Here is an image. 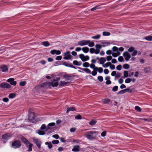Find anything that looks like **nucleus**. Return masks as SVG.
Masks as SVG:
<instances>
[{"instance_id":"58","label":"nucleus","mask_w":152,"mask_h":152,"mask_svg":"<svg viewBox=\"0 0 152 152\" xmlns=\"http://www.w3.org/2000/svg\"><path fill=\"white\" fill-rule=\"evenodd\" d=\"M121 73L118 72L117 73H116L115 77L118 78L119 77H121Z\"/></svg>"},{"instance_id":"32","label":"nucleus","mask_w":152,"mask_h":152,"mask_svg":"<svg viewBox=\"0 0 152 152\" xmlns=\"http://www.w3.org/2000/svg\"><path fill=\"white\" fill-rule=\"evenodd\" d=\"M42 44L45 47H48L50 45L49 43L47 41H45L42 42Z\"/></svg>"},{"instance_id":"15","label":"nucleus","mask_w":152,"mask_h":152,"mask_svg":"<svg viewBox=\"0 0 152 152\" xmlns=\"http://www.w3.org/2000/svg\"><path fill=\"white\" fill-rule=\"evenodd\" d=\"M58 82L56 81L55 80L51 82H49V86H52L53 87H57L58 85Z\"/></svg>"},{"instance_id":"38","label":"nucleus","mask_w":152,"mask_h":152,"mask_svg":"<svg viewBox=\"0 0 152 152\" xmlns=\"http://www.w3.org/2000/svg\"><path fill=\"white\" fill-rule=\"evenodd\" d=\"M90 67L91 68L93 69L94 70H96V68L97 67H96L95 65L93 64H91L90 65Z\"/></svg>"},{"instance_id":"26","label":"nucleus","mask_w":152,"mask_h":152,"mask_svg":"<svg viewBox=\"0 0 152 152\" xmlns=\"http://www.w3.org/2000/svg\"><path fill=\"white\" fill-rule=\"evenodd\" d=\"M95 71H97L99 73H101L103 72V69L102 67H96Z\"/></svg>"},{"instance_id":"20","label":"nucleus","mask_w":152,"mask_h":152,"mask_svg":"<svg viewBox=\"0 0 152 152\" xmlns=\"http://www.w3.org/2000/svg\"><path fill=\"white\" fill-rule=\"evenodd\" d=\"M106 61V60L105 58L102 57L99 59V64L103 65L105 62Z\"/></svg>"},{"instance_id":"55","label":"nucleus","mask_w":152,"mask_h":152,"mask_svg":"<svg viewBox=\"0 0 152 152\" xmlns=\"http://www.w3.org/2000/svg\"><path fill=\"white\" fill-rule=\"evenodd\" d=\"M75 118L76 119H82L81 116L80 115H76Z\"/></svg>"},{"instance_id":"56","label":"nucleus","mask_w":152,"mask_h":152,"mask_svg":"<svg viewBox=\"0 0 152 152\" xmlns=\"http://www.w3.org/2000/svg\"><path fill=\"white\" fill-rule=\"evenodd\" d=\"M114 52L118 51V48L116 46H114L112 48Z\"/></svg>"},{"instance_id":"12","label":"nucleus","mask_w":152,"mask_h":152,"mask_svg":"<svg viewBox=\"0 0 152 152\" xmlns=\"http://www.w3.org/2000/svg\"><path fill=\"white\" fill-rule=\"evenodd\" d=\"M7 81L12 85L15 86L16 84V82L14 81V79L13 78H9L7 80Z\"/></svg>"},{"instance_id":"13","label":"nucleus","mask_w":152,"mask_h":152,"mask_svg":"<svg viewBox=\"0 0 152 152\" xmlns=\"http://www.w3.org/2000/svg\"><path fill=\"white\" fill-rule=\"evenodd\" d=\"M0 68L2 72H7L8 70V66L7 65H5L1 66L0 67Z\"/></svg>"},{"instance_id":"22","label":"nucleus","mask_w":152,"mask_h":152,"mask_svg":"<svg viewBox=\"0 0 152 152\" xmlns=\"http://www.w3.org/2000/svg\"><path fill=\"white\" fill-rule=\"evenodd\" d=\"M120 54L121 53L119 51H118L116 53H113L112 55L114 57H116L117 56H119Z\"/></svg>"},{"instance_id":"3","label":"nucleus","mask_w":152,"mask_h":152,"mask_svg":"<svg viewBox=\"0 0 152 152\" xmlns=\"http://www.w3.org/2000/svg\"><path fill=\"white\" fill-rule=\"evenodd\" d=\"M128 51L130 53H132L131 55L132 57L131 59V60L132 61H134L135 60L136 58L134 57V56L137 55V51L135 49V48L133 47H131L128 50Z\"/></svg>"},{"instance_id":"49","label":"nucleus","mask_w":152,"mask_h":152,"mask_svg":"<svg viewBox=\"0 0 152 152\" xmlns=\"http://www.w3.org/2000/svg\"><path fill=\"white\" fill-rule=\"evenodd\" d=\"M38 133L40 135H44L45 134V132L44 131L41 130L39 131Z\"/></svg>"},{"instance_id":"37","label":"nucleus","mask_w":152,"mask_h":152,"mask_svg":"<svg viewBox=\"0 0 152 152\" xmlns=\"http://www.w3.org/2000/svg\"><path fill=\"white\" fill-rule=\"evenodd\" d=\"M124 76L125 77H128L129 73L127 71H124Z\"/></svg>"},{"instance_id":"19","label":"nucleus","mask_w":152,"mask_h":152,"mask_svg":"<svg viewBox=\"0 0 152 152\" xmlns=\"http://www.w3.org/2000/svg\"><path fill=\"white\" fill-rule=\"evenodd\" d=\"M55 123L53 122L49 124L47 126V127L46 129V131H48V130L50 129V128L49 127L54 126L55 125Z\"/></svg>"},{"instance_id":"1","label":"nucleus","mask_w":152,"mask_h":152,"mask_svg":"<svg viewBox=\"0 0 152 152\" xmlns=\"http://www.w3.org/2000/svg\"><path fill=\"white\" fill-rule=\"evenodd\" d=\"M99 134V132H98L89 131L86 133L85 136L88 139L92 140L96 139Z\"/></svg>"},{"instance_id":"9","label":"nucleus","mask_w":152,"mask_h":152,"mask_svg":"<svg viewBox=\"0 0 152 152\" xmlns=\"http://www.w3.org/2000/svg\"><path fill=\"white\" fill-rule=\"evenodd\" d=\"M79 57L83 61H88L89 59V57L88 56H85L83 54H80Z\"/></svg>"},{"instance_id":"41","label":"nucleus","mask_w":152,"mask_h":152,"mask_svg":"<svg viewBox=\"0 0 152 152\" xmlns=\"http://www.w3.org/2000/svg\"><path fill=\"white\" fill-rule=\"evenodd\" d=\"M123 67L125 69H127L129 68V66L128 64H126L123 65Z\"/></svg>"},{"instance_id":"7","label":"nucleus","mask_w":152,"mask_h":152,"mask_svg":"<svg viewBox=\"0 0 152 152\" xmlns=\"http://www.w3.org/2000/svg\"><path fill=\"white\" fill-rule=\"evenodd\" d=\"M33 142L36 144L39 148L40 149L41 148V142L40 141L35 138L34 137L32 138Z\"/></svg>"},{"instance_id":"64","label":"nucleus","mask_w":152,"mask_h":152,"mask_svg":"<svg viewBox=\"0 0 152 152\" xmlns=\"http://www.w3.org/2000/svg\"><path fill=\"white\" fill-rule=\"evenodd\" d=\"M106 133L105 131L102 132L101 134V135L102 137L105 136L106 135Z\"/></svg>"},{"instance_id":"18","label":"nucleus","mask_w":152,"mask_h":152,"mask_svg":"<svg viewBox=\"0 0 152 152\" xmlns=\"http://www.w3.org/2000/svg\"><path fill=\"white\" fill-rule=\"evenodd\" d=\"M78 68L84 71L87 73H91V71L88 68H81L80 67H78Z\"/></svg>"},{"instance_id":"33","label":"nucleus","mask_w":152,"mask_h":152,"mask_svg":"<svg viewBox=\"0 0 152 152\" xmlns=\"http://www.w3.org/2000/svg\"><path fill=\"white\" fill-rule=\"evenodd\" d=\"M145 39L149 41H152V36H146L145 37Z\"/></svg>"},{"instance_id":"43","label":"nucleus","mask_w":152,"mask_h":152,"mask_svg":"<svg viewBox=\"0 0 152 152\" xmlns=\"http://www.w3.org/2000/svg\"><path fill=\"white\" fill-rule=\"evenodd\" d=\"M64 77L66 78L67 80H70L71 77L67 75H65L64 76Z\"/></svg>"},{"instance_id":"4","label":"nucleus","mask_w":152,"mask_h":152,"mask_svg":"<svg viewBox=\"0 0 152 152\" xmlns=\"http://www.w3.org/2000/svg\"><path fill=\"white\" fill-rule=\"evenodd\" d=\"M35 115L34 113L30 112V110L28 111V118L29 121L33 123L34 121Z\"/></svg>"},{"instance_id":"23","label":"nucleus","mask_w":152,"mask_h":152,"mask_svg":"<svg viewBox=\"0 0 152 152\" xmlns=\"http://www.w3.org/2000/svg\"><path fill=\"white\" fill-rule=\"evenodd\" d=\"M69 82H65L61 81L59 84V86H62L66 85Z\"/></svg>"},{"instance_id":"42","label":"nucleus","mask_w":152,"mask_h":152,"mask_svg":"<svg viewBox=\"0 0 152 152\" xmlns=\"http://www.w3.org/2000/svg\"><path fill=\"white\" fill-rule=\"evenodd\" d=\"M26 84V82L25 81H22L20 83L19 85L21 86H24Z\"/></svg>"},{"instance_id":"61","label":"nucleus","mask_w":152,"mask_h":152,"mask_svg":"<svg viewBox=\"0 0 152 152\" xmlns=\"http://www.w3.org/2000/svg\"><path fill=\"white\" fill-rule=\"evenodd\" d=\"M62 59V56H58L56 58V60H60Z\"/></svg>"},{"instance_id":"60","label":"nucleus","mask_w":152,"mask_h":152,"mask_svg":"<svg viewBox=\"0 0 152 152\" xmlns=\"http://www.w3.org/2000/svg\"><path fill=\"white\" fill-rule=\"evenodd\" d=\"M112 57L111 56H109L106 57V59L107 61H110L112 59Z\"/></svg>"},{"instance_id":"31","label":"nucleus","mask_w":152,"mask_h":152,"mask_svg":"<svg viewBox=\"0 0 152 152\" xmlns=\"http://www.w3.org/2000/svg\"><path fill=\"white\" fill-rule=\"evenodd\" d=\"M83 66L84 67H88L90 66V64L89 63L86 62L83 64Z\"/></svg>"},{"instance_id":"53","label":"nucleus","mask_w":152,"mask_h":152,"mask_svg":"<svg viewBox=\"0 0 152 152\" xmlns=\"http://www.w3.org/2000/svg\"><path fill=\"white\" fill-rule=\"evenodd\" d=\"M88 45L90 47H92L94 45V43L93 42H90L88 44Z\"/></svg>"},{"instance_id":"16","label":"nucleus","mask_w":152,"mask_h":152,"mask_svg":"<svg viewBox=\"0 0 152 152\" xmlns=\"http://www.w3.org/2000/svg\"><path fill=\"white\" fill-rule=\"evenodd\" d=\"M11 137V136L10 134L7 133L4 134L2 136V138L5 140H7L9 139Z\"/></svg>"},{"instance_id":"51","label":"nucleus","mask_w":152,"mask_h":152,"mask_svg":"<svg viewBox=\"0 0 152 152\" xmlns=\"http://www.w3.org/2000/svg\"><path fill=\"white\" fill-rule=\"evenodd\" d=\"M118 60L120 62H122L124 61V58L122 56H120L118 57Z\"/></svg>"},{"instance_id":"28","label":"nucleus","mask_w":152,"mask_h":152,"mask_svg":"<svg viewBox=\"0 0 152 152\" xmlns=\"http://www.w3.org/2000/svg\"><path fill=\"white\" fill-rule=\"evenodd\" d=\"M104 104H108L110 102V100L106 98L102 100Z\"/></svg>"},{"instance_id":"36","label":"nucleus","mask_w":152,"mask_h":152,"mask_svg":"<svg viewBox=\"0 0 152 152\" xmlns=\"http://www.w3.org/2000/svg\"><path fill=\"white\" fill-rule=\"evenodd\" d=\"M45 144L46 145H48V148L50 149L52 147V145L50 142L49 143L48 142H45Z\"/></svg>"},{"instance_id":"52","label":"nucleus","mask_w":152,"mask_h":152,"mask_svg":"<svg viewBox=\"0 0 152 152\" xmlns=\"http://www.w3.org/2000/svg\"><path fill=\"white\" fill-rule=\"evenodd\" d=\"M59 142V141L58 140H55L52 141V143L53 144H56L58 143Z\"/></svg>"},{"instance_id":"39","label":"nucleus","mask_w":152,"mask_h":152,"mask_svg":"<svg viewBox=\"0 0 152 152\" xmlns=\"http://www.w3.org/2000/svg\"><path fill=\"white\" fill-rule=\"evenodd\" d=\"M15 96V95L14 93H11L9 94V97L10 98L12 99L14 98Z\"/></svg>"},{"instance_id":"17","label":"nucleus","mask_w":152,"mask_h":152,"mask_svg":"<svg viewBox=\"0 0 152 152\" xmlns=\"http://www.w3.org/2000/svg\"><path fill=\"white\" fill-rule=\"evenodd\" d=\"M79 146L78 145L75 146L72 150V151L74 152H77L80 151Z\"/></svg>"},{"instance_id":"63","label":"nucleus","mask_w":152,"mask_h":152,"mask_svg":"<svg viewBox=\"0 0 152 152\" xmlns=\"http://www.w3.org/2000/svg\"><path fill=\"white\" fill-rule=\"evenodd\" d=\"M53 137L55 139H58L59 138V136L58 134H56L53 135Z\"/></svg>"},{"instance_id":"5","label":"nucleus","mask_w":152,"mask_h":152,"mask_svg":"<svg viewBox=\"0 0 152 152\" xmlns=\"http://www.w3.org/2000/svg\"><path fill=\"white\" fill-rule=\"evenodd\" d=\"M21 145V143L20 141L18 140H16L12 142V147L15 148H19Z\"/></svg>"},{"instance_id":"8","label":"nucleus","mask_w":152,"mask_h":152,"mask_svg":"<svg viewBox=\"0 0 152 152\" xmlns=\"http://www.w3.org/2000/svg\"><path fill=\"white\" fill-rule=\"evenodd\" d=\"M123 56L124 57L125 60L126 61H129L131 58V56L128 52H124L123 53Z\"/></svg>"},{"instance_id":"48","label":"nucleus","mask_w":152,"mask_h":152,"mask_svg":"<svg viewBox=\"0 0 152 152\" xmlns=\"http://www.w3.org/2000/svg\"><path fill=\"white\" fill-rule=\"evenodd\" d=\"M118 86H115L113 87L112 89V91L114 92H115L118 90Z\"/></svg>"},{"instance_id":"45","label":"nucleus","mask_w":152,"mask_h":152,"mask_svg":"<svg viewBox=\"0 0 152 152\" xmlns=\"http://www.w3.org/2000/svg\"><path fill=\"white\" fill-rule=\"evenodd\" d=\"M95 47L96 48V49H99L100 50L102 48V45H100L99 44H96L95 45Z\"/></svg>"},{"instance_id":"11","label":"nucleus","mask_w":152,"mask_h":152,"mask_svg":"<svg viewBox=\"0 0 152 152\" xmlns=\"http://www.w3.org/2000/svg\"><path fill=\"white\" fill-rule=\"evenodd\" d=\"M10 85L8 83H2L0 84V87L2 88H8L10 87Z\"/></svg>"},{"instance_id":"47","label":"nucleus","mask_w":152,"mask_h":152,"mask_svg":"<svg viewBox=\"0 0 152 152\" xmlns=\"http://www.w3.org/2000/svg\"><path fill=\"white\" fill-rule=\"evenodd\" d=\"M132 80L129 78L126 79L125 80V83H129Z\"/></svg>"},{"instance_id":"25","label":"nucleus","mask_w":152,"mask_h":152,"mask_svg":"<svg viewBox=\"0 0 152 152\" xmlns=\"http://www.w3.org/2000/svg\"><path fill=\"white\" fill-rule=\"evenodd\" d=\"M75 111V109L74 107H68L67 108L66 113H68L69 111Z\"/></svg>"},{"instance_id":"46","label":"nucleus","mask_w":152,"mask_h":152,"mask_svg":"<svg viewBox=\"0 0 152 152\" xmlns=\"http://www.w3.org/2000/svg\"><path fill=\"white\" fill-rule=\"evenodd\" d=\"M97 78L99 80L100 82L103 81V77L101 76H98Z\"/></svg>"},{"instance_id":"14","label":"nucleus","mask_w":152,"mask_h":152,"mask_svg":"<svg viewBox=\"0 0 152 152\" xmlns=\"http://www.w3.org/2000/svg\"><path fill=\"white\" fill-rule=\"evenodd\" d=\"M50 53L52 55L56 54L57 55H58L61 53V52L60 50H52L50 51Z\"/></svg>"},{"instance_id":"10","label":"nucleus","mask_w":152,"mask_h":152,"mask_svg":"<svg viewBox=\"0 0 152 152\" xmlns=\"http://www.w3.org/2000/svg\"><path fill=\"white\" fill-rule=\"evenodd\" d=\"M64 57L63 59L65 60L69 59L71 58V55L70 54V52L67 51L64 53Z\"/></svg>"},{"instance_id":"24","label":"nucleus","mask_w":152,"mask_h":152,"mask_svg":"<svg viewBox=\"0 0 152 152\" xmlns=\"http://www.w3.org/2000/svg\"><path fill=\"white\" fill-rule=\"evenodd\" d=\"M82 50L84 53H87L89 50V48L87 47H85L82 48Z\"/></svg>"},{"instance_id":"2","label":"nucleus","mask_w":152,"mask_h":152,"mask_svg":"<svg viewBox=\"0 0 152 152\" xmlns=\"http://www.w3.org/2000/svg\"><path fill=\"white\" fill-rule=\"evenodd\" d=\"M21 140L23 142L27 148H28V149L27 151H32V146L33 144L28 141L26 138L24 137H21Z\"/></svg>"},{"instance_id":"6","label":"nucleus","mask_w":152,"mask_h":152,"mask_svg":"<svg viewBox=\"0 0 152 152\" xmlns=\"http://www.w3.org/2000/svg\"><path fill=\"white\" fill-rule=\"evenodd\" d=\"M90 42V41L86 40H82L78 42L77 45L79 46H84L88 45Z\"/></svg>"},{"instance_id":"34","label":"nucleus","mask_w":152,"mask_h":152,"mask_svg":"<svg viewBox=\"0 0 152 152\" xmlns=\"http://www.w3.org/2000/svg\"><path fill=\"white\" fill-rule=\"evenodd\" d=\"M102 35L103 36H109L110 35V34L108 32L104 31L102 33Z\"/></svg>"},{"instance_id":"21","label":"nucleus","mask_w":152,"mask_h":152,"mask_svg":"<svg viewBox=\"0 0 152 152\" xmlns=\"http://www.w3.org/2000/svg\"><path fill=\"white\" fill-rule=\"evenodd\" d=\"M74 64L77 66H80L82 64V62L81 61L78 62L77 60L74 61L73 62Z\"/></svg>"},{"instance_id":"40","label":"nucleus","mask_w":152,"mask_h":152,"mask_svg":"<svg viewBox=\"0 0 152 152\" xmlns=\"http://www.w3.org/2000/svg\"><path fill=\"white\" fill-rule=\"evenodd\" d=\"M96 123V121L95 120H93L89 123V124L90 125L93 126L95 125Z\"/></svg>"},{"instance_id":"30","label":"nucleus","mask_w":152,"mask_h":152,"mask_svg":"<svg viewBox=\"0 0 152 152\" xmlns=\"http://www.w3.org/2000/svg\"><path fill=\"white\" fill-rule=\"evenodd\" d=\"M100 34H97L95 36H92L91 38L93 39H98L100 38Z\"/></svg>"},{"instance_id":"57","label":"nucleus","mask_w":152,"mask_h":152,"mask_svg":"<svg viewBox=\"0 0 152 152\" xmlns=\"http://www.w3.org/2000/svg\"><path fill=\"white\" fill-rule=\"evenodd\" d=\"M95 49L94 48H91L90 49V52L91 53H95Z\"/></svg>"},{"instance_id":"50","label":"nucleus","mask_w":152,"mask_h":152,"mask_svg":"<svg viewBox=\"0 0 152 152\" xmlns=\"http://www.w3.org/2000/svg\"><path fill=\"white\" fill-rule=\"evenodd\" d=\"M99 8V6H96L95 7L92 8L91 9V11H93L96 10L97 9H98Z\"/></svg>"},{"instance_id":"59","label":"nucleus","mask_w":152,"mask_h":152,"mask_svg":"<svg viewBox=\"0 0 152 152\" xmlns=\"http://www.w3.org/2000/svg\"><path fill=\"white\" fill-rule=\"evenodd\" d=\"M91 74L93 76H95L97 74V72H96V71L94 70L91 73Z\"/></svg>"},{"instance_id":"35","label":"nucleus","mask_w":152,"mask_h":152,"mask_svg":"<svg viewBox=\"0 0 152 152\" xmlns=\"http://www.w3.org/2000/svg\"><path fill=\"white\" fill-rule=\"evenodd\" d=\"M102 47H105L110 45V43L109 42H102Z\"/></svg>"},{"instance_id":"27","label":"nucleus","mask_w":152,"mask_h":152,"mask_svg":"<svg viewBox=\"0 0 152 152\" xmlns=\"http://www.w3.org/2000/svg\"><path fill=\"white\" fill-rule=\"evenodd\" d=\"M111 64V63L110 62H107L105 63V64H103L102 65V66L104 68H106L110 65Z\"/></svg>"},{"instance_id":"29","label":"nucleus","mask_w":152,"mask_h":152,"mask_svg":"<svg viewBox=\"0 0 152 152\" xmlns=\"http://www.w3.org/2000/svg\"><path fill=\"white\" fill-rule=\"evenodd\" d=\"M47 86H49V82H45L42 83L41 85L42 87H47Z\"/></svg>"},{"instance_id":"62","label":"nucleus","mask_w":152,"mask_h":152,"mask_svg":"<svg viewBox=\"0 0 152 152\" xmlns=\"http://www.w3.org/2000/svg\"><path fill=\"white\" fill-rule=\"evenodd\" d=\"M116 69L118 70H120L121 69V65H118L116 67Z\"/></svg>"},{"instance_id":"44","label":"nucleus","mask_w":152,"mask_h":152,"mask_svg":"<svg viewBox=\"0 0 152 152\" xmlns=\"http://www.w3.org/2000/svg\"><path fill=\"white\" fill-rule=\"evenodd\" d=\"M135 109L136 110L139 112H141L142 110L141 108L139 107L138 106H136L135 107Z\"/></svg>"},{"instance_id":"54","label":"nucleus","mask_w":152,"mask_h":152,"mask_svg":"<svg viewBox=\"0 0 152 152\" xmlns=\"http://www.w3.org/2000/svg\"><path fill=\"white\" fill-rule=\"evenodd\" d=\"M150 69L149 68L146 67L145 68L144 71L146 73L149 72L150 71Z\"/></svg>"}]
</instances>
